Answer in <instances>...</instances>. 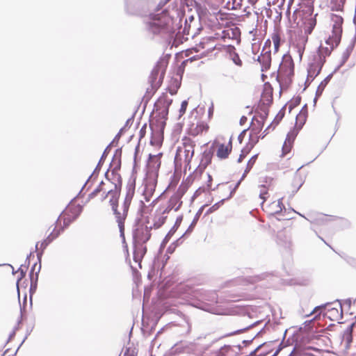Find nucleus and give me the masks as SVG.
Returning a JSON list of instances; mask_svg holds the SVG:
<instances>
[{
  "label": "nucleus",
  "mask_w": 356,
  "mask_h": 356,
  "mask_svg": "<svg viewBox=\"0 0 356 356\" xmlns=\"http://www.w3.org/2000/svg\"><path fill=\"white\" fill-rule=\"evenodd\" d=\"M346 0H331V10L335 11H342Z\"/></svg>",
  "instance_id": "obj_43"
},
{
  "label": "nucleus",
  "mask_w": 356,
  "mask_h": 356,
  "mask_svg": "<svg viewBox=\"0 0 356 356\" xmlns=\"http://www.w3.org/2000/svg\"><path fill=\"white\" fill-rule=\"evenodd\" d=\"M122 147L118 148L115 150L112 161L110 163V167H112L113 162H114L115 160H122Z\"/></svg>",
  "instance_id": "obj_61"
},
{
  "label": "nucleus",
  "mask_w": 356,
  "mask_h": 356,
  "mask_svg": "<svg viewBox=\"0 0 356 356\" xmlns=\"http://www.w3.org/2000/svg\"><path fill=\"white\" fill-rule=\"evenodd\" d=\"M227 199L224 198V199H222L221 200L218 201V202L215 203L213 205H212L210 208H209L204 216H208L211 213H212L213 212L217 211L224 203V202Z\"/></svg>",
  "instance_id": "obj_46"
},
{
  "label": "nucleus",
  "mask_w": 356,
  "mask_h": 356,
  "mask_svg": "<svg viewBox=\"0 0 356 356\" xmlns=\"http://www.w3.org/2000/svg\"><path fill=\"white\" fill-rule=\"evenodd\" d=\"M271 38L274 44V51L275 53L279 51L280 47V42H281V37L280 34L278 31H275L272 35Z\"/></svg>",
  "instance_id": "obj_42"
},
{
  "label": "nucleus",
  "mask_w": 356,
  "mask_h": 356,
  "mask_svg": "<svg viewBox=\"0 0 356 356\" xmlns=\"http://www.w3.org/2000/svg\"><path fill=\"white\" fill-rule=\"evenodd\" d=\"M41 270V264H39L37 271H35V275L34 278H31L30 280V288H29V295L30 298L31 299L32 296L36 292L37 287H38V281L39 277V273ZM31 305H32V300H31Z\"/></svg>",
  "instance_id": "obj_28"
},
{
  "label": "nucleus",
  "mask_w": 356,
  "mask_h": 356,
  "mask_svg": "<svg viewBox=\"0 0 356 356\" xmlns=\"http://www.w3.org/2000/svg\"><path fill=\"white\" fill-rule=\"evenodd\" d=\"M333 73L329 74L318 85L317 89H316V96H321L325 88L328 84V83L330 81L333 76Z\"/></svg>",
  "instance_id": "obj_35"
},
{
  "label": "nucleus",
  "mask_w": 356,
  "mask_h": 356,
  "mask_svg": "<svg viewBox=\"0 0 356 356\" xmlns=\"http://www.w3.org/2000/svg\"><path fill=\"white\" fill-rule=\"evenodd\" d=\"M332 50L333 49H332L331 47L328 48L326 47H323L322 44H320L316 50V54L314 56H320L326 60V57L330 56Z\"/></svg>",
  "instance_id": "obj_39"
},
{
  "label": "nucleus",
  "mask_w": 356,
  "mask_h": 356,
  "mask_svg": "<svg viewBox=\"0 0 356 356\" xmlns=\"http://www.w3.org/2000/svg\"><path fill=\"white\" fill-rule=\"evenodd\" d=\"M152 226H147L141 224L140 218H136L134 222V228L133 229V259L134 261L138 264L141 268L142 259L147 252V247L145 243L151 238V231Z\"/></svg>",
  "instance_id": "obj_2"
},
{
  "label": "nucleus",
  "mask_w": 356,
  "mask_h": 356,
  "mask_svg": "<svg viewBox=\"0 0 356 356\" xmlns=\"http://www.w3.org/2000/svg\"><path fill=\"white\" fill-rule=\"evenodd\" d=\"M254 112L261 118L260 121L265 122L269 114V108L266 105V103L260 99L257 103Z\"/></svg>",
  "instance_id": "obj_19"
},
{
  "label": "nucleus",
  "mask_w": 356,
  "mask_h": 356,
  "mask_svg": "<svg viewBox=\"0 0 356 356\" xmlns=\"http://www.w3.org/2000/svg\"><path fill=\"white\" fill-rule=\"evenodd\" d=\"M331 19L334 22V24L332 26V32L337 33V34H336V38H337L336 45H339L341 42V40L342 24L343 22V19L341 16L333 14V15H332Z\"/></svg>",
  "instance_id": "obj_13"
},
{
  "label": "nucleus",
  "mask_w": 356,
  "mask_h": 356,
  "mask_svg": "<svg viewBox=\"0 0 356 356\" xmlns=\"http://www.w3.org/2000/svg\"><path fill=\"white\" fill-rule=\"evenodd\" d=\"M136 113V111H135L134 113H133V115L129 118H128L127 120V121L125 122L124 125L120 129L118 133L115 135V136L114 137L113 140H112V142H111L112 145L113 143H116L117 144L118 143L120 138H121L122 135L125 131V130L131 127V126L133 124V122H134Z\"/></svg>",
  "instance_id": "obj_21"
},
{
  "label": "nucleus",
  "mask_w": 356,
  "mask_h": 356,
  "mask_svg": "<svg viewBox=\"0 0 356 356\" xmlns=\"http://www.w3.org/2000/svg\"><path fill=\"white\" fill-rule=\"evenodd\" d=\"M265 86H268L269 87V89H266L265 88L264 90L263 91L262 94H261V96L263 97V99H261L263 102H264L266 103V105L268 106V108H269V106L272 104L273 103V88L271 86V85L268 83V82H266L265 84H264Z\"/></svg>",
  "instance_id": "obj_25"
},
{
  "label": "nucleus",
  "mask_w": 356,
  "mask_h": 356,
  "mask_svg": "<svg viewBox=\"0 0 356 356\" xmlns=\"http://www.w3.org/2000/svg\"><path fill=\"white\" fill-rule=\"evenodd\" d=\"M137 165L136 164L135 165H133V168H132V170H131V174L130 175V177L127 181V183H131L134 184H136V178H137Z\"/></svg>",
  "instance_id": "obj_62"
},
{
  "label": "nucleus",
  "mask_w": 356,
  "mask_h": 356,
  "mask_svg": "<svg viewBox=\"0 0 356 356\" xmlns=\"http://www.w3.org/2000/svg\"><path fill=\"white\" fill-rule=\"evenodd\" d=\"M272 275L269 273H262L261 275H256L252 277V282H257L261 280H267L268 278H271Z\"/></svg>",
  "instance_id": "obj_60"
},
{
  "label": "nucleus",
  "mask_w": 356,
  "mask_h": 356,
  "mask_svg": "<svg viewBox=\"0 0 356 356\" xmlns=\"http://www.w3.org/2000/svg\"><path fill=\"white\" fill-rule=\"evenodd\" d=\"M146 208H147V206L145 204V202L143 200H140L139 202V209L137 212V215H138L137 218H140V219L142 220V217L143 216V215L145 212Z\"/></svg>",
  "instance_id": "obj_63"
},
{
  "label": "nucleus",
  "mask_w": 356,
  "mask_h": 356,
  "mask_svg": "<svg viewBox=\"0 0 356 356\" xmlns=\"http://www.w3.org/2000/svg\"><path fill=\"white\" fill-rule=\"evenodd\" d=\"M125 11L129 15L147 17V30L153 35L161 34L172 44L177 43V33H180V24L185 12L176 9L173 13L165 9L160 13L156 9V1L154 0H125Z\"/></svg>",
  "instance_id": "obj_1"
},
{
  "label": "nucleus",
  "mask_w": 356,
  "mask_h": 356,
  "mask_svg": "<svg viewBox=\"0 0 356 356\" xmlns=\"http://www.w3.org/2000/svg\"><path fill=\"white\" fill-rule=\"evenodd\" d=\"M149 128L152 130V138L150 140V145L152 146H159L161 147L163 142V134H159L158 132L154 133L152 125L149 124Z\"/></svg>",
  "instance_id": "obj_23"
},
{
  "label": "nucleus",
  "mask_w": 356,
  "mask_h": 356,
  "mask_svg": "<svg viewBox=\"0 0 356 356\" xmlns=\"http://www.w3.org/2000/svg\"><path fill=\"white\" fill-rule=\"evenodd\" d=\"M111 209L118 225L120 236L122 239V243H125L124 221L127 216H124V213L121 214V213L118 211V207H113Z\"/></svg>",
  "instance_id": "obj_14"
},
{
  "label": "nucleus",
  "mask_w": 356,
  "mask_h": 356,
  "mask_svg": "<svg viewBox=\"0 0 356 356\" xmlns=\"http://www.w3.org/2000/svg\"><path fill=\"white\" fill-rule=\"evenodd\" d=\"M195 19V17L193 15H191L188 17V18H186L184 22V27L183 29L182 33L184 35H188L189 34V28H190V23L193 22Z\"/></svg>",
  "instance_id": "obj_53"
},
{
  "label": "nucleus",
  "mask_w": 356,
  "mask_h": 356,
  "mask_svg": "<svg viewBox=\"0 0 356 356\" xmlns=\"http://www.w3.org/2000/svg\"><path fill=\"white\" fill-rule=\"evenodd\" d=\"M259 323V321H257L252 324H251L249 326H247L244 328H242V329H239V330H235L232 332H230V333H228L225 335V337H229V336H233V335H235V334H241L242 332H244L245 331L249 330L250 328L254 327V325H256L257 324Z\"/></svg>",
  "instance_id": "obj_55"
},
{
  "label": "nucleus",
  "mask_w": 356,
  "mask_h": 356,
  "mask_svg": "<svg viewBox=\"0 0 356 356\" xmlns=\"http://www.w3.org/2000/svg\"><path fill=\"white\" fill-rule=\"evenodd\" d=\"M153 127V129H154V127L156 128V131L159 134H164V129L166 126V120H162L161 118H156L154 123L151 124Z\"/></svg>",
  "instance_id": "obj_34"
},
{
  "label": "nucleus",
  "mask_w": 356,
  "mask_h": 356,
  "mask_svg": "<svg viewBox=\"0 0 356 356\" xmlns=\"http://www.w3.org/2000/svg\"><path fill=\"white\" fill-rule=\"evenodd\" d=\"M231 152L230 147H227L225 144L221 143L218 147L216 155L220 159H225L228 158Z\"/></svg>",
  "instance_id": "obj_30"
},
{
  "label": "nucleus",
  "mask_w": 356,
  "mask_h": 356,
  "mask_svg": "<svg viewBox=\"0 0 356 356\" xmlns=\"http://www.w3.org/2000/svg\"><path fill=\"white\" fill-rule=\"evenodd\" d=\"M286 104H285L281 109L280 111L278 112V113L276 115V116L275 117L273 121V123H275V126H277L278 125V124L282 121V120L283 119V118L284 117V115H285V108H286Z\"/></svg>",
  "instance_id": "obj_50"
},
{
  "label": "nucleus",
  "mask_w": 356,
  "mask_h": 356,
  "mask_svg": "<svg viewBox=\"0 0 356 356\" xmlns=\"http://www.w3.org/2000/svg\"><path fill=\"white\" fill-rule=\"evenodd\" d=\"M69 205L70 204L66 207V208L61 212V213L59 215V216L58 217L56 221V224L57 225H58V223H60V218H61V216H63V225L62 226H60L58 229H62V232L66 229L70 225L74 222L79 216L80 214L81 213L82 211H83V207L78 204V207H76V209L78 210L77 211V213L76 214H74V216H71L68 212L66 211V210L67 209V208L69 207Z\"/></svg>",
  "instance_id": "obj_10"
},
{
  "label": "nucleus",
  "mask_w": 356,
  "mask_h": 356,
  "mask_svg": "<svg viewBox=\"0 0 356 356\" xmlns=\"http://www.w3.org/2000/svg\"><path fill=\"white\" fill-rule=\"evenodd\" d=\"M258 156L259 154H254L253 156H252V157L248 160V163H247V165H246V168H245V172H249L251 169L252 168V167L254 166L257 158H258Z\"/></svg>",
  "instance_id": "obj_54"
},
{
  "label": "nucleus",
  "mask_w": 356,
  "mask_h": 356,
  "mask_svg": "<svg viewBox=\"0 0 356 356\" xmlns=\"http://www.w3.org/2000/svg\"><path fill=\"white\" fill-rule=\"evenodd\" d=\"M111 145H112V143H110L108 145V146L105 148L95 170H93L92 174L89 176V177L88 178L87 181H89L90 179H92V177H93V180H95L97 177V176L101 170V168H102L107 156L109 154V151L111 149Z\"/></svg>",
  "instance_id": "obj_15"
},
{
  "label": "nucleus",
  "mask_w": 356,
  "mask_h": 356,
  "mask_svg": "<svg viewBox=\"0 0 356 356\" xmlns=\"http://www.w3.org/2000/svg\"><path fill=\"white\" fill-rule=\"evenodd\" d=\"M282 197L278 200L277 207H280V210L275 211V213H273V215L279 216L282 214L283 211H284V213L286 212V209L285 208V206L282 204ZM277 219L278 220H281L280 217H277Z\"/></svg>",
  "instance_id": "obj_51"
},
{
  "label": "nucleus",
  "mask_w": 356,
  "mask_h": 356,
  "mask_svg": "<svg viewBox=\"0 0 356 356\" xmlns=\"http://www.w3.org/2000/svg\"><path fill=\"white\" fill-rule=\"evenodd\" d=\"M172 103V99H168L167 97V95L165 93H162V95L158 98L156 102L154 103V111H156V112L159 111L161 108L163 107L168 108L169 109L170 106H171Z\"/></svg>",
  "instance_id": "obj_17"
},
{
  "label": "nucleus",
  "mask_w": 356,
  "mask_h": 356,
  "mask_svg": "<svg viewBox=\"0 0 356 356\" xmlns=\"http://www.w3.org/2000/svg\"><path fill=\"white\" fill-rule=\"evenodd\" d=\"M136 184L131 183H127L126 185V195L124 200L132 201V199L135 194Z\"/></svg>",
  "instance_id": "obj_37"
},
{
  "label": "nucleus",
  "mask_w": 356,
  "mask_h": 356,
  "mask_svg": "<svg viewBox=\"0 0 356 356\" xmlns=\"http://www.w3.org/2000/svg\"><path fill=\"white\" fill-rule=\"evenodd\" d=\"M252 149L249 148V146L246 145L242 149L241 152L238 158L237 162L241 163L245 157L249 154Z\"/></svg>",
  "instance_id": "obj_56"
},
{
  "label": "nucleus",
  "mask_w": 356,
  "mask_h": 356,
  "mask_svg": "<svg viewBox=\"0 0 356 356\" xmlns=\"http://www.w3.org/2000/svg\"><path fill=\"white\" fill-rule=\"evenodd\" d=\"M170 56V55H166L165 57L160 58L156 63L149 74L148 82L150 84L151 88H147L145 94L142 98L141 103L143 102L144 104L142 111L143 113H144L149 101L162 85Z\"/></svg>",
  "instance_id": "obj_3"
},
{
  "label": "nucleus",
  "mask_w": 356,
  "mask_h": 356,
  "mask_svg": "<svg viewBox=\"0 0 356 356\" xmlns=\"http://www.w3.org/2000/svg\"><path fill=\"white\" fill-rule=\"evenodd\" d=\"M188 188V185L184 184L183 183L179 186L177 191L172 195L175 197H177V200H179V204L177 206V207L175 209V211H177L182 205V201L181 198L184 195V194L186 193L187 190Z\"/></svg>",
  "instance_id": "obj_24"
},
{
  "label": "nucleus",
  "mask_w": 356,
  "mask_h": 356,
  "mask_svg": "<svg viewBox=\"0 0 356 356\" xmlns=\"http://www.w3.org/2000/svg\"><path fill=\"white\" fill-rule=\"evenodd\" d=\"M337 302H339V307H340V312H339L337 308L335 307H329L332 304V302H326L325 304H322L319 306L316 307L313 312L314 313H318V315L323 314L324 318H327L330 320L334 321H337L339 318H341L343 316V308H342V304L341 301L339 300H337Z\"/></svg>",
  "instance_id": "obj_6"
},
{
  "label": "nucleus",
  "mask_w": 356,
  "mask_h": 356,
  "mask_svg": "<svg viewBox=\"0 0 356 356\" xmlns=\"http://www.w3.org/2000/svg\"><path fill=\"white\" fill-rule=\"evenodd\" d=\"M228 51L233 63L237 66H241L243 64L242 60H241L238 54L236 52L234 46L229 45Z\"/></svg>",
  "instance_id": "obj_33"
},
{
  "label": "nucleus",
  "mask_w": 356,
  "mask_h": 356,
  "mask_svg": "<svg viewBox=\"0 0 356 356\" xmlns=\"http://www.w3.org/2000/svg\"><path fill=\"white\" fill-rule=\"evenodd\" d=\"M143 181L145 188L143 191V195L144 196L145 201L149 202L156 190L158 180L150 177L149 179H144Z\"/></svg>",
  "instance_id": "obj_12"
},
{
  "label": "nucleus",
  "mask_w": 356,
  "mask_h": 356,
  "mask_svg": "<svg viewBox=\"0 0 356 356\" xmlns=\"http://www.w3.org/2000/svg\"><path fill=\"white\" fill-rule=\"evenodd\" d=\"M183 220V215H180L177 217L175 222L174 225L171 227V229L168 231V232L165 236L164 238L161 241L157 254L154 257L152 264L150 266L149 270L148 271L147 277L149 280H152L153 277L161 271L160 275H161L162 270L164 268L165 264L170 259V256L168 255H163L164 249L175 234L177 230L180 227Z\"/></svg>",
  "instance_id": "obj_4"
},
{
  "label": "nucleus",
  "mask_w": 356,
  "mask_h": 356,
  "mask_svg": "<svg viewBox=\"0 0 356 356\" xmlns=\"http://www.w3.org/2000/svg\"><path fill=\"white\" fill-rule=\"evenodd\" d=\"M179 204V200H177V197L172 195L168 201V207L163 211L162 214H168L172 209H175L177 207V204Z\"/></svg>",
  "instance_id": "obj_38"
},
{
  "label": "nucleus",
  "mask_w": 356,
  "mask_h": 356,
  "mask_svg": "<svg viewBox=\"0 0 356 356\" xmlns=\"http://www.w3.org/2000/svg\"><path fill=\"white\" fill-rule=\"evenodd\" d=\"M156 325V322L153 323V325L149 327L148 325H145L144 323H143L142 332L144 335L149 336L152 334V332L154 330V327Z\"/></svg>",
  "instance_id": "obj_57"
},
{
  "label": "nucleus",
  "mask_w": 356,
  "mask_h": 356,
  "mask_svg": "<svg viewBox=\"0 0 356 356\" xmlns=\"http://www.w3.org/2000/svg\"><path fill=\"white\" fill-rule=\"evenodd\" d=\"M353 342V334L343 332L341 336V343L346 349H348Z\"/></svg>",
  "instance_id": "obj_41"
},
{
  "label": "nucleus",
  "mask_w": 356,
  "mask_h": 356,
  "mask_svg": "<svg viewBox=\"0 0 356 356\" xmlns=\"http://www.w3.org/2000/svg\"><path fill=\"white\" fill-rule=\"evenodd\" d=\"M294 74L293 67L289 70L286 72L285 76L282 79V81H280L279 76H277L276 79L280 83V95H281L282 90H287L292 83V76Z\"/></svg>",
  "instance_id": "obj_16"
},
{
  "label": "nucleus",
  "mask_w": 356,
  "mask_h": 356,
  "mask_svg": "<svg viewBox=\"0 0 356 356\" xmlns=\"http://www.w3.org/2000/svg\"><path fill=\"white\" fill-rule=\"evenodd\" d=\"M167 216H160L156 220L154 221L152 228L159 229L160 228L166 221Z\"/></svg>",
  "instance_id": "obj_58"
},
{
  "label": "nucleus",
  "mask_w": 356,
  "mask_h": 356,
  "mask_svg": "<svg viewBox=\"0 0 356 356\" xmlns=\"http://www.w3.org/2000/svg\"><path fill=\"white\" fill-rule=\"evenodd\" d=\"M320 60H323V65L325 63L326 60L320 56H313L312 60L308 64L307 67V76L309 78V75L316 73L317 70L320 67Z\"/></svg>",
  "instance_id": "obj_18"
},
{
  "label": "nucleus",
  "mask_w": 356,
  "mask_h": 356,
  "mask_svg": "<svg viewBox=\"0 0 356 356\" xmlns=\"http://www.w3.org/2000/svg\"><path fill=\"white\" fill-rule=\"evenodd\" d=\"M293 143H291L290 142H286V140L284 141L282 148V156H286L289 152H291V149L293 147Z\"/></svg>",
  "instance_id": "obj_59"
},
{
  "label": "nucleus",
  "mask_w": 356,
  "mask_h": 356,
  "mask_svg": "<svg viewBox=\"0 0 356 356\" xmlns=\"http://www.w3.org/2000/svg\"><path fill=\"white\" fill-rule=\"evenodd\" d=\"M265 122L260 121L259 120H256V124L250 129V132L254 133V135H259L264 126Z\"/></svg>",
  "instance_id": "obj_44"
},
{
  "label": "nucleus",
  "mask_w": 356,
  "mask_h": 356,
  "mask_svg": "<svg viewBox=\"0 0 356 356\" xmlns=\"http://www.w3.org/2000/svg\"><path fill=\"white\" fill-rule=\"evenodd\" d=\"M62 233V229L54 227L53 231L40 243V250L38 251L39 242H37L35 247V251L37 252V258L39 264H41L42 257L47 247Z\"/></svg>",
  "instance_id": "obj_8"
},
{
  "label": "nucleus",
  "mask_w": 356,
  "mask_h": 356,
  "mask_svg": "<svg viewBox=\"0 0 356 356\" xmlns=\"http://www.w3.org/2000/svg\"><path fill=\"white\" fill-rule=\"evenodd\" d=\"M332 35H330L325 40V43L327 45L330 46L332 49H334L335 48H337L338 47V45H336V42H337L336 34H337V33H334V32H332Z\"/></svg>",
  "instance_id": "obj_48"
},
{
  "label": "nucleus",
  "mask_w": 356,
  "mask_h": 356,
  "mask_svg": "<svg viewBox=\"0 0 356 356\" xmlns=\"http://www.w3.org/2000/svg\"><path fill=\"white\" fill-rule=\"evenodd\" d=\"M277 238L278 245L284 247L286 250H291L292 241L289 235H287L284 232H280L277 235Z\"/></svg>",
  "instance_id": "obj_20"
},
{
  "label": "nucleus",
  "mask_w": 356,
  "mask_h": 356,
  "mask_svg": "<svg viewBox=\"0 0 356 356\" xmlns=\"http://www.w3.org/2000/svg\"><path fill=\"white\" fill-rule=\"evenodd\" d=\"M304 165H301L300 168H298V170L296 172L294 178L293 179L292 182V186L295 188L292 191V195H293L295 193L298 192V191L302 187V186L304 184V180L300 175L298 174V171L303 168Z\"/></svg>",
  "instance_id": "obj_26"
},
{
  "label": "nucleus",
  "mask_w": 356,
  "mask_h": 356,
  "mask_svg": "<svg viewBox=\"0 0 356 356\" xmlns=\"http://www.w3.org/2000/svg\"><path fill=\"white\" fill-rule=\"evenodd\" d=\"M274 181V179L270 177H260L259 182L261 183L260 187L263 188L265 190L270 189V187L273 186V183Z\"/></svg>",
  "instance_id": "obj_40"
},
{
  "label": "nucleus",
  "mask_w": 356,
  "mask_h": 356,
  "mask_svg": "<svg viewBox=\"0 0 356 356\" xmlns=\"http://www.w3.org/2000/svg\"><path fill=\"white\" fill-rule=\"evenodd\" d=\"M259 138H261V137L259 135H254V133L250 132L249 135V141L246 145L249 146V148L252 149L259 142Z\"/></svg>",
  "instance_id": "obj_45"
},
{
  "label": "nucleus",
  "mask_w": 356,
  "mask_h": 356,
  "mask_svg": "<svg viewBox=\"0 0 356 356\" xmlns=\"http://www.w3.org/2000/svg\"><path fill=\"white\" fill-rule=\"evenodd\" d=\"M300 129H300V124L298 125L295 124V127L293 128V129L291 130L287 134L285 140H286V142H290L291 143H293L294 140Z\"/></svg>",
  "instance_id": "obj_36"
},
{
  "label": "nucleus",
  "mask_w": 356,
  "mask_h": 356,
  "mask_svg": "<svg viewBox=\"0 0 356 356\" xmlns=\"http://www.w3.org/2000/svg\"><path fill=\"white\" fill-rule=\"evenodd\" d=\"M314 0H307V10L305 11L307 17L305 18V33L307 35L311 34L316 25V14L312 17L314 12Z\"/></svg>",
  "instance_id": "obj_9"
},
{
  "label": "nucleus",
  "mask_w": 356,
  "mask_h": 356,
  "mask_svg": "<svg viewBox=\"0 0 356 356\" xmlns=\"http://www.w3.org/2000/svg\"><path fill=\"white\" fill-rule=\"evenodd\" d=\"M307 115H308V111H307V104H305L302 109L300 110V111L299 112V113L296 115V124H298V120H300V118H303V120L301 121L299 124H300V129H302V127L304 126V124H305L306 122V120H307Z\"/></svg>",
  "instance_id": "obj_32"
},
{
  "label": "nucleus",
  "mask_w": 356,
  "mask_h": 356,
  "mask_svg": "<svg viewBox=\"0 0 356 356\" xmlns=\"http://www.w3.org/2000/svg\"><path fill=\"white\" fill-rule=\"evenodd\" d=\"M208 204H205L204 205H202L199 209L198 211H197V213H195L192 222H191V224L189 225L188 227L187 228V229L186 230V232H184V234H190L194 229L195 227L196 226L199 219H200V217L204 210V209L207 207Z\"/></svg>",
  "instance_id": "obj_27"
},
{
  "label": "nucleus",
  "mask_w": 356,
  "mask_h": 356,
  "mask_svg": "<svg viewBox=\"0 0 356 356\" xmlns=\"http://www.w3.org/2000/svg\"><path fill=\"white\" fill-rule=\"evenodd\" d=\"M181 84V79H178L177 78H172L167 90L171 95H175L177 94Z\"/></svg>",
  "instance_id": "obj_29"
},
{
  "label": "nucleus",
  "mask_w": 356,
  "mask_h": 356,
  "mask_svg": "<svg viewBox=\"0 0 356 356\" xmlns=\"http://www.w3.org/2000/svg\"><path fill=\"white\" fill-rule=\"evenodd\" d=\"M104 185V181H101L97 187L88 195V200H90L95 197L98 193H99L102 190V186Z\"/></svg>",
  "instance_id": "obj_52"
},
{
  "label": "nucleus",
  "mask_w": 356,
  "mask_h": 356,
  "mask_svg": "<svg viewBox=\"0 0 356 356\" xmlns=\"http://www.w3.org/2000/svg\"><path fill=\"white\" fill-rule=\"evenodd\" d=\"M271 60L270 50H266L264 53H262V59L260 62L261 72H266L270 69Z\"/></svg>",
  "instance_id": "obj_22"
},
{
  "label": "nucleus",
  "mask_w": 356,
  "mask_h": 356,
  "mask_svg": "<svg viewBox=\"0 0 356 356\" xmlns=\"http://www.w3.org/2000/svg\"><path fill=\"white\" fill-rule=\"evenodd\" d=\"M186 234H184V233L176 241L172 242L167 248L166 253L164 255H168L172 254L177 248H178L179 245H181L183 243V238Z\"/></svg>",
  "instance_id": "obj_31"
},
{
  "label": "nucleus",
  "mask_w": 356,
  "mask_h": 356,
  "mask_svg": "<svg viewBox=\"0 0 356 356\" xmlns=\"http://www.w3.org/2000/svg\"><path fill=\"white\" fill-rule=\"evenodd\" d=\"M216 150V145L213 143L208 149H205L202 154L200 163L196 169L193 171L195 175L201 176L205 168L211 164L212 158Z\"/></svg>",
  "instance_id": "obj_7"
},
{
  "label": "nucleus",
  "mask_w": 356,
  "mask_h": 356,
  "mask_svg": "<svg viewBox=\"0 0 356 356\" xmlns=\"http://www.w3.org/2000/svg\"><path fill=\"white\" fill-rule=\"evenodd\" d=\"M292 337H293V336ZM293 342H294V339L291 337H289L286 341H284V339H282V341L278 345L277 349L280 352H281L286 347L291 346L293 343Z\"/></svg>",
  "instance_id": "obj_47"
},
{
  "label": "nucleus",
  "mask_w": 356,
  "mask_h": 356,
  "mask_svg": "<svg viewBox=\"0 0 356 356\" xmlns=\"http://www.w3.org/2000/svg\"><path fill=\"white\" fill-rule=\"evenodd\" d=\"M355 43L354 42H352L350 43V44L347 47V48L346 49V50L343 51V56H344L345 57H347L349 58L350 54H352L354 48H355Z\"/></svg>",
  "instance_id": "obj_64"
},
{
  "label": "nucleus",
  "mask_w": 356,
  "mask_h": 356,
  "mask_svg": "<svg viewBox=\"0 0 356 356\" xmlns=\"http://www.w3.org/2000/svg\"><path fill=\"white\" fill-rule=\"evenodd\" d=\"M301 102V97L300 96H296L291 99L289 102V112H291V111L298 106Z\"/></svg>",
  "instance_id": "obj_49"
},
{
  "label": "nucleus",
  "mask_w": 356,
  "mask_h": 356,
  "mask_svg": "<svg viewBox=\"0 0 356 356\" xmlns=\"http://www.w3.org/2000/svg\"><path fill=\"white\" fill-rule=\"evenodd\" d=\"M161 160H155L154 159L149 160L148 158L146 163L147 172L145 174V179H149L150 177H152V178H155L156 180H158L159 171L161 167Z\"/></svg>",
  "instance_id": "obj_11"
},
{
  "label": "nucleus",
  "mask_w": 356,
  "mask_h": 356,
  "mask_svg": "<svg viewBox=\"0 0 356 356\" xmlns=\"http://www.w3.org/2000/svg\"><path fill=\"white\" fill-rule=\"evenodd\" d=\"M218 303V294L213 291L197 289L190 294L188 304L202 310L213 313Z\"/></svg>",
  "instance_id": "obj_5"
}]
</instances>
